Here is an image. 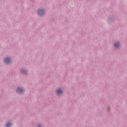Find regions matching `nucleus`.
Segmentation results:
<instances>
[{
    "mask_svg": "<svg viewBox=\"0 0 127 127\" xmlns=\"http://www.w3.org/2000/svg\"><path fill=\"white\" fill-rule=\"evenodd\" d=\"M22 92H23V90L22 88H17V93H18V94H21Z\"/></svg>",
    "mask_w": 127,
    "mask_h": 127,
    "instance_id": "f257e3e1",
    "label": "nucleus"
},
{
    "mask_svg": "<svg viewBox=\"0 0 127 127\" xmlns=\"http://www.w3.org/2000/svg\"><path fill=\"white\" fill-rule=\"evenodd\" d=\"M43 13H44V11H43V10L39 9V10H38V14L39 15H42V14H43Z\"/></svg>",
    "mask_w": 127,
    "mask_h": 127,
    "instance_id": "f03ea898",
    "label": "nucleus"
},
{
    "mask_svg": "<svg viewBox=\"0 0 127 127\" xmlns=\"http://www.w3.org/2000/svg\"><path fill=\"white\" fill-rule=\"evenodd\" d=\"M57 95H61V94H62V90H61L60 89H58L57 90Z\"/></svg>",
    "mask_w": 127,
    "mask_h": 127,
    "instance_id": "7ed1b4c3",
    "label": "nucleus"
},
{
    "mask_svg": "<svg viewBox=\"0 0 127 127\" xmlns=\"http://www.w3.org/2000/svg\"><path fill=\"white\" fill-rule=\"evenodd\" d=\"M4 61L6 63H9L10 62V59L6 58L4 59Z\"/></svg>",
    "mask_w": 127,
    "mask_h": 127,
    "instance_id": "20e7f679",
    "label": "nucleus"
},
{
    "mask_svg": "<svg viewBox=\"0 0 127 127\" xmlns=\"http://www.w3.org/2000/svg\"><path fill=\"white\" fill-rule=\"evenodd\" d=\"M114 46H115V47H116L117 48H118V47H120V43H116L114 44Z\"/></svg>",
    "mask_w": 127,
    "mask_h": 127,
    "instance_id": "39448f33",
    "label": "nucleus"
},
{
    "mask_svg": "<svg viewBox=\"0 0 127 127\" xmlns=\"http://www.w3.org/2000/svg\"><path fill=\"white\" fill-rule=\"evenodd\" d=\"M11 126V124H10V123H7L6 124V127H10Z\"/></svg>",
    "mask_w": 127,
    "mask_h": 127,
    "instance_id": "423d86ee",
    "label": "nucleus"
},
{
    "mask_svg": "<svg viewBox=\"0 0 127 127\" xmlns=\"http://www.w3.org/2000/svg\"><path fill=\"white\" fill-rule=\"evenodd\" d=\"M24 72H25V70H24L22 71V73H24Z\"/></svg>",
    "mask_w": 127,
    "mask_h": 127,
    "instance_id": "0eeeda50",
    "label": "nucleus"
},
{
    "mask_svg": "<svg viewBox=\"0 0 127 127\" xmlns=\"http://www.w3.org/2000/svg\"><path fill=\"white\" fill-rule=\"evenodd\" d=\"M38 127H40V125H38Z\"/></svg>",
    "mask_w": 127,
    "mask_h": 127,
    "instance_id": "6e6552de",
    "label": "nucleus"
}]
</instances>
